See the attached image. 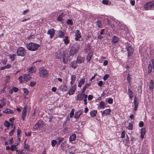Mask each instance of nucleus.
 Returning a JSON list of instances; mask_svg holds the SVG:
<instances>
[{
    "instance_id": "nucleus-29",
    "label": "nucleus",
    "mask_w": 154,
    "mask_h": 154,
    "mask_svg": "<svg viewBox=\"0 0 154 154\" xmlns=\"http://www.w3.org/2000/svg\"><path fill=\"white\" fill-rule=\"evenodd\" d=\"M18 145V143L17 144V145H15L14 144L12 145L11 147V150L12 151H14L15 150H16V151H17V147H16V146Z\"/></svg>"
},
{
    "instance_id": "nucleus-11",
    "label": "nucleus",
    "mask_w": 154,
    "mask_h": 154,
    "mask_svg": "<svg viewBox=\"0 0 154 154\" xmlns=\"http://www.w3.org/2000/svg\"><path fill=\"white\" fill-rule=\"evenodd\" d=\"M75 39L76 41H78L80 38L81 37V33L80 32L79 30H76L75 32Z\"/></svg>"
},
{
    "instance_id": "nucleus-19",
    "label": "nucleus",
    "mask_w": 154,
    "mask_h": 154,
    "mask_svg": "<svg viewBox=\"0 0 154 154\" xmlns=\"http://www.w3.org/2000/svg\"><path fill=\"white\" fill-rule=\"evenodd\" d=\"M70 66L73 69H75L77 66V63L76 61H73L71 62Z\"/></svg>"
},
{
    "instance_id": "nucleus-49",
    "label": "nucleus",
    "mask_w": 154,
    "mask_h": 154,
    "mask_svg": "<svg viewBox=\"0 0 154 154\" xmlns=\"http://www.w3.org/2000/svg\"><path fill=\"white\" fill-rule=\"evenodd\" d=\"M104 105H105V103H104L102 101H101L100 102V106L102 108H104L105 107L104 106Z\"/></svg>"
},
{
    "instance_id": "nucleus-37",
    "label": "nucleus",
    "mask_w": 154,
    "mask_h": 154,
    "mask_svg": "<svg viewBox=\"0 0 154 154\" xmlns=\"http://www.w3.org/2000/svg\"><path fill=\"white\" fill-rule=\"evenodd\" d=\"M23 92L25 94V97L24 98H26V95H28V93L29 91L27 88H23Z\"/></svg>"
},
{
    "instance_id": "nucleus-38",
    "label": "nucleus",
    "mask_w": 154,
    "mask_h": 154,
    "mask_svg": "<svg viewBox=\"0 0 154 154\" xmlns=\"http://www.w3.org/2000/svg\"><path fill=\"white\" fill-rule=\"evenodd\" d=\"M17 137L18 138V139H19V141H20V134L21 133V131L20 130L18 129L17 130Z\"/></svg>"
},
{
    "instance_id": "nucleus-40",
    "label": "nucleus",
    "mask_w": 154,
    "mask_h": 154,
    "mask_svg": "<svg viewBox=\"0 0 154 154\" xmlns=\"http://www.w3.org/2000/svg\"><path fill=\"white\" fill-rule=\"evenodd\" d=\"M96 25L99 28H101L102 24L101 21L100 20H98L96 22Z\"/></svg>"
},
{
    "instance_id": "nucleus-34",
    "label": "nucleus",
    "mask_w": 154,
    "mask_h": 154,
    "mask_svg": "<svg viewBox=\"0 0 154 154\" xmlns=\"http://www.w3.org/2000/svg\"><path fill=\"white\" fill-rule=\"evenodd\" d=\"M17 152L18 154H26V152H24V150H17Z\"/></svg>"
},
{
    "instance_id": "nucleus-31",
    "label": "nucleus",
    "mask_w": 154,
    "mask_h": 154,
    "mask_svg": "<svg viewBox=\"0 0 154 154\" xmlns=\"http://www.w3.org/2000/svg\"><path fill=\"white\" fill-rule=\"evenodd\" d=\"M75 151V148L74 146L71 147L68 150L69 152L70 153H73Z\"/></svg>"
},
{
    "instance_id": "nucleus-42",
    "label": "nucleus",
    "mask_w": 154,
    "mask_h": 154,
    "mask_svg": "<svg viewBox=\"0 0 154 154\" xmlns=\"http://www.w3.org/2000/svg\"><path fill=\"white\" fill-rule=\"evenodd\" d=\"M128 91L130 95V97L131 99L133 96V93L130 89H128Z\"/></svg>"
},
{
    "instance_id": "nucleus-5",
    "label": "nucleus",
    "mask_w": 154,
    "mask_h": 154,
    "mask_svg": "<svg viewBox=\"0 0 154 154\" xmlns=\"http://www.w3.org/2000/svg\"><path fill=\"white\" fill-rule=\"evenodd\" d=\"M39 74L40 76L42 78H47L48 76V71L42 68H40L39 69Z\"/></svg>"
},
{
    "instance_id": "nucleus-27",
    "label": "nucleus",
    "mask_w": 154,
    "mask_h": 154,
    "mask_svg": "<svg viewBox=\"0 0 154 154\" xmlns=\"http://www.w3.org/2000/svg\"><path fill=\"white\" fill-rule=\"evenodd\" d=\"M2 112L3 113H9L12 114V113H13V111L12 110L10 109H5V110H3Z\"/></svg>"
},
{
    "instance_id": "nucleus-54",
    "label": "nucleus",
    "mask_w": 154,
    "mask_h": 154,
    "mask_svg": "<svg viewBox=\"0 0 154 154\" xmlns=\"http://www.w3.org/2000/svg\"><path fill=\"white\" fill-rule=\"evenodd\" d=\"M133 124H132L129 123L128 126L127 127V128L129 130H132L133 129Z\"/></svg>"
},
{
    "instance_id": "nucleus-17",
    "label": "nucleus",
    "mask_w": 154,
    "mask_h": 154,
    "mask_svg": "<svg viewBox=\"0 0 154 154\" xmlns=\"http://www.w3.org/2000/svg\"><path fill=\"white\" fill-rule=\"evenodd\" d=\"M84 59L83 57L81 56H78L77 57L76 62L77 63H81L84 62Z\"/></svg>"
},
{
    "instance_id": "nucleus-48",
    "label": "nucleus",
    "mask_w": 154,
    "mask_h": 154,
    "mask_svg": "<svg viewBox=\"0 0 154 154\" xmlns=\"http://www.w3.org/2000/svg\"><path fill=\"white\" fill-rule=\"evenodd\" d=\"M25 143L26 141H25ZM24 148L25 149H26L27 151H28L29 150V146L28 145L25 143Z\"/></svg>"
},
{
    "instance_id": "nucleus-10",
    "label": "nucleus",
    "mask_w": 154,
    "mask_h": 154,
    "mask_svg": "<svg viewBox=\"0 0 154 154\" xmlns=\"http://www.w3.org/2000/svg\"><path fill=\"white\" fill-rule=\"evenodd\" d=\"M55 30L54 29L52 28L49 29L47 32V34L50 35V38H52L54 36L55 34Z\"/></svg>"
},
{
    "instance_id": "nucleus-28",
    "label": "nucleus",
    "mask_w": 154,
    "mask_h": 154,
    "mask_svg": "<svg viewBox=\"0 0 154 154\" xmlns=\"http://www.w3.org/2000/svg\"><path fill=\"white\" fill-rule=\"evenodd\" d=\"M76 138V135L75 134H73L69 138V140L70 142H72Z\"/></svg>"
},
{
    "instance_id": "nucleus-36",
    "label": "nucleus",
    "mask_w": 154,
    "mask_h": 154,
    "mask_svg": "<svg viewBox=\"0 0 154 154\" xmlns=\"http://www.w3.org/2000/svg\"><path fill=\"white\" fill-rule=\"evenodd\" d=\"M150 85L149 88L152 91L154 87L153 82L152 80H151L150 82Z\"/></svg>"
},
{
    "instance_id": "nucleus-20",
    "label": "nucleus",
    "mask_w": 154,
    "mask_h": 154,
    "mask_svg": "<svg viewBox=\"0 0 154 154\" xmlns=\"http://www.w3.org/2000/svg\"><path fill=\"white\" fill-rule=\"evenodd\" d=\"M82 112L81 110H79V111H77L75 112L74 116V118L77 119L81 115Z\"/></svg>"
},
{
    "instance_id": "nucleus-3",
    "label": "nucleus",
    "mask_w": 154,
    "mask_h": 154,
    "mask_svg": "<svg viewBox=\"0 0 154 154\" xmlns=\"http://www.w3.org/2000/svg\"><path fill=\"white\" fill-rule=\"evenodd\" d=\"M32 79V77L28 74H23L18 78L19 82L21 83L24 82H27Z\"/></svg>"
},
{
    "instance_id": "nucleus-12",
    "label": "nucleus",
    "mask_w": 154,
    "mask_h": 154,
    "mask_svg": "<svg viewBox=\"0 0 154 154\" xmlns=\"http://www.w3.org/2000/svg\"><path fill=\"white\" fill-rule=\"evenodd\" d=\"M126 48L128 53V56H131L133 54V49L130 46H127Z\"/></svg>"
},
{
    "instance_id": "nucleus-33",
    "label": "nucleus",
    "mask_w": 154,
    "mask_h": 154,
    "mask_svg": "<svg viewBox=\"0 0 154 154\" xmlns=\"http://www.w3.org/2000/svg\"><path fill=\"white\" fill-rule=\"evenodd\" d=\"M57 140H58L57 145H60V143H61L64 140L63 138L60 137H57Z\"/></svg>"
},
{
    "instance_id": "nucleus-16",
    "label": "nucleus",
    "mask_w": 154,
    "mask_h": 154,
    "mask_svg": "<svg viewBox=\"0 0 154 154\" xmlns=\"http://www.w3.org/2000/svg\"><path fill=\"white\" fill-rule=\"evenodd\" d=\"M76 78V76L74 75H72L71 76L70 79L71 80L70 82L71 86H72L74 83Z\"/></svg>"
},
{
    "instance_id": "nucleus-14",
    "label": "nucleus",
    "mask_w": 154,
    "mask_h": 154,
    "mask_svg": "<svg viewBox=\"0 0 154 154\" xmlns=\"http://www.w3.org/2000/svg\"><path fill=\"white\" fill-rule=\"evenodd\" d=\"M76 89V86L75 85L73 86L69 90L68 92V94L69 95H71L74 93Z\"/></svg>"
},
{
    "instance_id": "nucleus-2",
    "label": "nucleus",
    "mask_w": 154,
    "mask_h": 154,
    "mask_svg": "<svg viewBox=\"0 0 154 154\" xmlns=\"http://www.w3.org/2000/svg\"><path fill=\"white\" fill-rule=\"evenodd\" d=\"M79 48V46L77 44H74L70 48L69 52L70 56H73L77 53Z\"/></svg>"
},
{
    "instance_id": "nucleus-25",
    "label": "nucleus",
    "mask_w": 154,
    "mask_h": 154,
    "mask_svg": "<svg viewBox=\"0 0 154 154\" xmlns=\"http://www.w3.org/2000/svg\"><path fill=\"white\" fill-rule=\"evenodd\" d=\"M118 27L121 29H124L126 28V26L125 25L122 23H119L118 24Z\"/></svg>"
},
{
    "instance_id": "nucleus-45",
    "label": "nucleus",
    "mask_w": 154,
    "mask_h": 154,
    "mask_svg": "<svg viewBox=\"0 0 154 154\" xmlns=\"http://www.w3.org/2000/svg\"><path fill=\"white\" fill-rule=\"evenodd\" d=\"M57 143V141L54 140H52L51 141V145L52 146L54 147L55 146L56 144Z\"/></svg>"
},
{
    "instance_id": "nucleus-39",
    "label": "nucleus",
    "mask_w": 154,
    "mask_h": 154,
    "mask_svg": "<svg viewBox=\"0 0 154 154\" xmlns=\"http://www.w3.org/2000/svg\"><path fill=\"white\" fill-rule=\"evenodd\" d=\"M4 125L8 128H9L10 126V123L7 121H5L4 123Z\"/></svg>"
},
{
    "instance_id": "nucleus-51",
    "label": "nucleus",
    "mask_w": 154,
    "mask_h": 154,
    "mask_svg": "<svg viewBox=\"0 0 154 154\" xmlns=\"http://www.w3.org/2000/svg\"><path fill=\"white\" fill-rule=\"evenodd\" d=\"M131 75L129 74H128L127 76V80L129 83H130L131 80V78L130 77Z\"/></svg>"
},
{
    "instance_id": "nucleus-44",
    "label": "nucleus",
    "mask_w": 154,
    "mask_h": 154,
    "mask_svg": "<svg viewBox=\"0 0 154 154\" xmlns=\"http://www.w3.org/2000/svg\"><path fill=\"white\" fill-rule=\"evenodd\" d=\"M63 14L60 15L57 18V20L58 21H60L62 20V17H63Z\"/></svg>"
},
{
    "instance_id": "nucleus-61",
    "label": "nucleus",
    "mask_w": 154,
    "mask_h": 154,
    "mask_svg": "<svg viewBox=\"0 0 154 154\" xmlns=\"http://www.w3.org/2000/svg\"><path fill=\"white\" fill-rule=\"evenodd\" d=\"M7 60L6 59L3 60H2L1 62L3 64V65H6L7 63Z\"/></svg>"
},
{
    "instance_id": "nucleus-6",
    "label": "nucleus",
    "mask_w": 154,
    "mask_h": 154,
    "mask_svg": "<svg viewBox=\"0 0 154 154\" xmlns=\"http://www.w3.org/2000/svg\"><path fill=\"white\" fill-rule=\"evenodd\" d=\"M154 7V1L149 2L145 4L144 5V7L146 10H149L152 9Z\"/></svg>"
},
{
    "instance_id": "nucleus-43",
    "label": "nucleus",
    "mask_w": 154,
    "mask_h": 154,
    "mask_svg": "<svg viewBox=\"0 0 154 154\" xmlns=\"http://www.w3.org/2000/svg\"><path fill=\"white\" fill-rule=\"evenodd\" d=\"M15 54H11L10 55V57L12 61H14L15 59Z\"/></svg>"
},
{
    "instance_id": "nucleus-9",
    "label": "nucleus",
    "mask_w": 154,
    "mask_h": 154,
    "mask_svg": "<svg viewBox=\"0 0 154 154\" xmlns=\"http://www.w3.org/2000/svg\"><path fill=\"white\" fill-rule=\"evenodd\" d=\"M63 61L64 63L66 64L68 60L69 57L68 54L66 52L63 53Z\"/></svg>"
},
{
    "instance_id": "nucleus-26",
    "label": "nucleus",
    "mask_w": 154,
    "mask_h": 154,
    "mask_svg": "<svg viewBox=\"0 0 154 154\" xmlns=\"http://www.w3.org/2000/svg\"><path fill=\"white\" fill-rule=\"evenodd\" d=\"M97 113V110H92L90 112V115L91 117H94L96 116Z\"/></svg>"
},
{
    "instance_id": "nucleus-30",
    "label": "nucleus",
    "mask_w": 154,
    "mask_h": 154,
    "mask_svg": "<svg viewBox=\"0 0 154 154\" xmlns=\"http://www.w3.org/2000/svg\"><path fill=\"white\" fill-rule=\"evenodd\" d=\"M58 34V36L60 38H63L65 35L64 32L61 30L59 31Z\"/></svg>"
},
{
    "instance_id": "nucleus-53",
    "label": "nucleus",
    "mask_w": 154,
    "mask_h": 154,
    "mask_svg": "<svg viewBox=\"0 0 154 154\" xmlns=\"http://www.w3.org/2000/svg\"><path fill=\"white\" fill-rule=\"evenodd\" d=\"M74 109H72L70 112V117L72 118L73 117L74 114Z\"/></svg>"
},
{
    "instance_id": "nucleus-60",
    "label": "nucleus",
    "mask_w": 154,
    "mask_h": 154,
    "mask_svg": "<svg viewBox=\"0 0 154 154\" xmlns=\"http://www.w3.org/2000/svg\"><path fill=\"white\" fill-rule=\"evenodd\" d=\"M109 75L108 74H106L104 75L103 77V79L104 81H106L109 77Z\"/></svg>"
},
{
    "instance_id": "nucleus-24",
    "label": "nucleus",
    "mask_w": 154,
    "mask_h": 154,
    "mask_svg": "<svg viewBox=\"0 0 154 154\" xmlns=\"http://www.w3.org/2000/svg\"><path fill=\"white\" fill-rule=\"evenodd\" d=\"M62 56H63V53L61 52H59L56 54V58L57 59H61Z\"/></svg>"
},
{
    "instance_id": "nucleus-52",
    "label": "nucleus",
    "mask_w": 154,
    "mask_h": 154,
    "mask_svg": "<svg viewBox=\"0 0 154 154\" xmlns=\"http://www.w3.org/2000/svg\"><path fill=\"white\" fill-rule=\"evenodd\" d=\"M67 90V86L65 85H63V88H62V91H65Z\"/></svg>"
},
{
    "instance_id": "nucleus-59",
    "label": "nucleus",
    "mask_w": 154,
    "mask_h": 154,
    "mask_svg": "<svg viewBox=\"0 0 154 154\" xmlns=\"http://www.w3.org/2000/svg\"><path fill=\"white\" fill-rule=\"evenodd\" d=\"M36 84V82H30V86L31 87H33Z\"/></svg>"
},
{
    "instance_id": "nucleus-46",
    "label": "nucleus",
    "mask_w": 154,
    "mask_h": 154,
    "mask_svg": "<svg viewBox=\"0 0 154 154\" xmlns=\"http://www.w3.org/2000/svg\"><path fill=\"white\" fill-rule=\"evenodd\" d=\"M36 123H37L38 127H41L43 125V122L41 121L40 120H39L38 122H36Z\"/></svg>"
},
{
    "instance_id": "nucleus-62",
    "label": "nucleus",
    "mask_w": 154,
    "mask_h": 154,
    "mask_svg": "<svg viewBox=\"0 0 154 154\" xmlns=\"http://www.w3.org/2000/svg\"><path fill=\"white\" fill-rule=\"evenodd\" d=\"M139 125L140 127H142L144 125V123L142 121H140L139 123Z\"/></svg>"
},
{
    "instance_id": "nucleus-22",
    "label": "nucleus",
    "mask_w": 154,
    "mask_h": 154,
    "mask_svg": "<svg viewBox=\"0 0 154 154\" xmlns=\"http://www.w3.org/2000/svg\"><path fill=\"white\" fill-rule=\"evenodd\" d=\"M85 82V79H81L79 82L78 87L81 88L82 85H83Z\"/></svg>"
},
{
    "instance_id": "nucleus-13",
    "label": "nucleus",
    "mask_w": 154,
    "mask_h": 154,
    "mask_svg": "<svg viewBox=\"0 0 154 154\" xmlns=\"http://www.w3.org/2000/svg\"><path fill=\"white\" fill-rule=\"evenodd\" d=\"M111 110L110 109H107L103 111H101L100 112L101 113L103 117L105 115H109L111 112Z\"/></svg>"
},
{
    "instance_id": "nucleus-15",
    "label": "nucleus",
    "mask_w": 154,
    "mask_h": 154,
    "mask_svg": "<svg viewBox=\"0 0 154 154\" xmlns=\"http://www.w3.org/2000/svg\"><path fill=\"white\" fill-rule=\"evenodd\" d=\"M112 42L113 44H115L118 42L119 40V39L118 37L116 36H114L112 38Z\"/></svg>"
},
{
    "instance_id": "nucleus-35",
    "label": "nucleus",
    "mask_w": 154,
    "mask_h": 154,
    "mask_svg": "<svg viewBox=\"0 0 154 154\" xmlns=\"http://www.w3.org/2000/svg\"><path fill=\"white\" fill-rule=\"evenodd\" d=\"M63 41L64 42V43L66 45H67L69 43V40H68V36H65V38L63 39Z\"/></svg>"
},
{
    "instance_id": "nucleus-4",
    "label": "nucleus",
    "mask_w": 154,
    "mask_h": 154,
    "mask_svg": "<svg viewBox=\"0 0 154 154\" xmlns=\"http://www.w3.org/2000/svg\"><path fill=\"white\" fill-rule=\"evenodd\" d=\"M16 53L17 55L18 56L24 57L26 54V51L23 47H19L17 49Z\"/></svg>"
},
{
    "instance_id": "nucleus-21",
    "label": "nucleus",
    "mask_w": 154,
    "mask_h": 154,
    "mask_svg": "<svg viewBox=\"0 0 154 154\" xmlns=\"http://www.w3.org/2000/svg\"><path fill=\"white\" fill-rule=\"evenodd\" d=\"M134 102L135 105L134 110L136 111L138 107V103L137 101V98L136 97H135L134 98Z\"/></svg>"
},
{
    "instance_id": "nucleus-32",
    "label": "nucleus",
    "mask_w": 154,
    "mask_h": 154,
    "mask_svg": "<svg viewBox=\"0 0 154 154\" xmlns=\"http://www.w3.org/2000/svg\"><path fill=\"white\" fill-rule=\"evenodd\" d=\"M93 53L91 52L88 54L87 57V60L88 61H89L91 59Z\"/></svg>"
},
{
    "instance_id": "nucleus-50",
    "label": "nucleus",
    "mask_w": 154,
    "mask_h": 154,
    "mask_svg": "<svg viewBox=\"0 0 154 154\" xmlns=\"http://www.w3.org/2000/svg\"><path fill=\"white\" fill-rule=\"evenodd\" d=\"M67 23L68 24L72 25L73 24V21L71 19H68L67 21Z\"/></svg>"
},
{
    "instance_id": "nucleus-18",
    "label": "nucleus",
    "mask_w": 154,
    "mask_h": 154,
    "mask_svg": "<svg viewBox=\"0 0 154 154\" xmlns=\"http://www.w3.org/2000/svg\"><path fill=\"white\" fill-rule=\"evenodd\" d=\"M84 98V97L83 95V93L81 92V93L77 95L76 99L77 100L82 101L83 100Z\"/></svg>"
},
{
    "instance_id": "nucleus-57",
    "label": "nucleus",
    "mask_w": 154,
    "mask_h": 154,
    "mask_svg": "<svg viewBox=\"0 0 154 154\" xmlns=\"http://www.w3.org/2000/svg\"><path fill=\"white\" fill-rule=\"evenodd\" d=\"M15 128V126H14V129L11 130L9 132V135L10 136H12L13 135L14 132V129Z\"/></svg>"
},
{
    "instance_id": "nucleus-47",
    "label": "nucleus",
    "mask_w": 154,
    "mask_h": 154,
    "mask_svg": "<svg viewBox=\"0 0 154 154\" xmlns=\"http://www.w3.org/2000/svg\"><path fill=\"white\" fill-rule=\"evenodd\" d=\"M104 22L107 25H109L110 23V20L108 18H106L104 19Z\"/></svg>"
},
{
    "instance_id": "nucleus-64",
    "label": "nucleus",
    "mask_w": 154,
    "mask_h": 154,
    "mask_svg": "<svg viewBox=\"0 0 154 154\" xmlns=\"http://www.w3.org/2000/svg\"><path fill=\"white\" fill-rule=\"evenodd\" d=\"M146 129L145 128H142L141 129V133L145 134Z\"/></svg>"
},
{
    "instance_id": "nucleus-58",
    "label": "nucleus",
    "mask_w": 154,
    "mask_h": 154,
    "mask_svg": "<svg viewBox=\"0 0 154 154\" xmlns=\"http://www.w3.org/2000/svg\"><path fill=\"white\" fill-rule=\"evenodd\" d=\"M107 102L109 104H112L113 102V100L111 98H109L108 99Z\"/></svg>"
},
{
    "instance_id": "nucleus-1",
    "label": "nucleus",
    "mask_w": 154,
    "mask_h": 154,
    "mask_svg": "<svg viewBox=\"0 0 154 154\" xmlns=\"http://www.w3.org/2000/svg\"><path fill=\"white\" fill-rule=\"evenodd\" d=\"M40 45H39L33 42H30L27 44L26 47L27 49L31 51H35L38 49Z\"/></svg>"
},
{
    "instance_id": "nucleus-8",
    "label": "nucleus",
    "mask_w": 154,
    "mask_h": 154,
    "mask_svg": "<svg viewBox=\"0 0 154 154\" xmlns=\"http://www.w3.org/2000/svg\"><path fill=\"white\" fill-rule=\"evenodd\" d=\"M151 62L153 65V69L154 71V59L151 60ZM152 66L151 64V62H149L148 67V73H150L152 71Z\"/></svg>"
},
{
    "instance_id": "nucleus-41",
    "label": "nucleus",
    "mask_w": 154,
    "mask_h": 154,
    "mask_svg": "<svg viewBox=\"0 0 154 154\" xmlns=\"http://www.w3.org/2000/svg\"><path fill=\"white\" fill-rule=\"evenodd\" d=\"M26 109L27 107H25L23 109V112L22 113V115L26 116Z\"/></svg>"
},
{
    "instance_id": "nucleus-7",
    "label": "nucleus",
    "mask_w": 154,
    "mask_h": 154,
    "mask_svg": "<svg viewBox=\"0 0 154 154\" xmlns=\"http://www.w3.org/2000/svg\"><path fill=\"white\" fill-rule=\"evenodd\" d=\"M60 147L62 150L66 151L69 146L67 143L64 141L61 143Z\"/></svg>"
},
{
    "instance_id": "nucleus-63",
    "label": "nucleus",
    "mask_w": 154,
    "mask_h": 154,
    "mask_svg": "<svg viewBox=\"0 0 154 154\" xmlns=\"http://www.w3.org/2000/svg\"><path fill=\"white\" fill-rule=\"evenodd\" d=\"M93 95H89L88 97V100H90L93 99Z\"/></svg>"
},
{
    "instance_id": "nucleus-55",
    "label": "nucleus",
    "mask_w": 154,
    "mask_h": 154,
    "mask_svg": "<svg viewBox=\"0 0 154 154\" xmlns=\"http://www.w3.org/2000/svg\"><path fill=\"white\" fill-rule=\"evenodd\" d=\"M38 128V125L37 123H36L35 124L33 128L32 129V130L33 131H35V130L37 129Z\"/></svg>"
},
{
    "instance_id": "nucleus-23",
    "label": "nucleus",
    "mask_w": 154,
    "mask_h": 154,
    "mask_svg": "<svg viewBox=\"0 0 154 154\" xmlns=\"http://www.w3.org/2000/svg\"><path fill=\"white\" fill-rule=\"evenodd\" d=\"M28 71L31 73H34L36 71L35 66H33L30 67L28 69Z\"/></svg>"
},
{
    "instance_id": "nucleus-56",
    "label": "nucleus",
    "mask_w": 154,
    "mask_h": 154,
    "mask_svg": "<svg viewBox=\"0 0 154 154\" xmlns=\"http://www.w3.org/2000/svg\"><path fill=\"white\" fill-rule=\"evenodd\" d=\"M109 2V1L108 0H103L102 1V3L106 5H107Z\"/></svg>"
}]
</instances>
